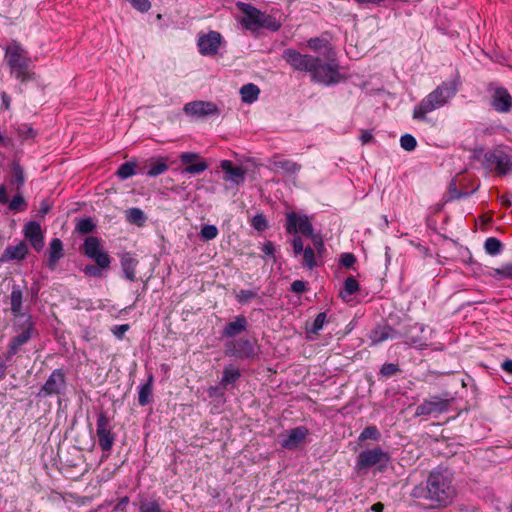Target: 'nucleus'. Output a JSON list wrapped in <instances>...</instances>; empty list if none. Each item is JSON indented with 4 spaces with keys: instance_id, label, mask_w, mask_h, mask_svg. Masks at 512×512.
Wrapping results in <instances>:
<instances>
[{
    "instance_id": "47",
    "label": "nucleus",
    "mask_w": 512,
    "mask_h": 512,
    "mask_svg": "<svg viewBox=\"0 0 512 512\" xmlns=\"http://www.w3.org/2000/svg\"><path fill=\"white\" fill-rule=\"evenodd\" d=\"M400 144L404 150L413 151L416 148L417 142L412 135L405 134L401 137Z\"/></svg>"
},
{
    "instance_id": "51",
    "label": "nucleus",
    "mask_w": 512,
    "mask_h": 512,
    "mask_svg": "<svg viewBox=\"0 0 512 512\" xmlns=\"http://www.w3.org/2000/svg\"><path fill=\"white\" fill-rule=\"evenodd\" d=\"M326 318H327L326 313H324V312L319 313L313 322L311 332L317 333L320 329H322L323 325L326 321Z\"/></svg>"
},
{
    "instance_id": "10",
    "label": "nucleus",
    "mask_w": 512,
    "mask_h": 512,
    "mask_svg": "<svg viewBox=\"0 0 512 512\" xmlns=\"http://www.w3.org/2000/svg\"><path fill=\"white\" fill-rule=\"evenodd\" d=\"M450 400L441 398L439 396H432L425 399L420 405L416 407L415 416H430L442 414L449 410Z\"/></svg>"
},
{
    "instance_id": "8",
    "label": "nucleus",
    "mask_w": 512,
    "mask_h": 512,
    "mask_svg": "<svg viewBox=\"0 0 512 512\" xmlns=\"http://www.w3.org/2000/svg\"><path fill=\"white\" fill-rule=\"evenodd\" d=\"M83 253L102 268H110L111 258L101 246L99 238L89 236L83 244Z\"/></svg>"
},
{
    "instance_id": "35",
    "label": "nucleus",
    "mask_w": 512,
    "mask_h": 512,
    "mask_svg": "<svg viewBox=\"0 0 512 512\" xmlns=\"http://www.w3.org/2000/svg\"><path fill=\"white\" fill-rule=\"evenodd\" d=\"M152 396V376L149 377L147 383L143 384L140 387L138 394V403L141 406H145L150 402V397Z\"/></svg>"
},
{
    "instance_id": "58",
    "label": "nucleus",
    "mask_w": 512,
    "mask_h": 512,
    "mask_svg": "<svg viewBox=\"0 0 512 512\" xmlns=\"http://www.w3.org/2000/svg\"><path fill=\"white\" fill-rule=\"evenodd\" d=\"M128 329L129 326L127 324L118 325L114 328L113 333L116 337L121 338Z\"/></svg>"
},
{
    "instance_id": "56",
    "label": "nucleus",
    "mask_w": 512,
    "mask_h": 512,
    "mask_svg": "<svg viewBox=\"0 0 512 512\" xmlns=\"http://www.w3.org/2000/svg\"><path fill=\"white\" fill-rule=\"evenodd\" d=\"M291 290L295 293H302L306 290V283L301 280H295L291 284Z\"/></svg>"
},
{
    "instance_id": "2",
    "label": "nucleus",
    "mask_w": 512,
    "mask_h": 512,
    "mask_svg": "<svg viewBox=\"0 0 512 512\" xmlns=\"http://www.w3.org/2000/svg\"><path fill=\"white\" fill-rule=\"evenodd\" d=\"M4 59L11 75L22 83L34 80L35 72L31 70V58L28 51L17 41H12L5 49Z\"/></svg>"
},
{
    "instance_id": "30",
    "label": "nucleus",
    "mask_w": 512,
    "mask_h": 512,
    "mask_svg": "<svg viewBox=\"0 0 512 512\" xmlns=\"http://www.w3.org/2000/svg\"><path fill=\"white\" fill-rule=\"evenodd\" d=\"M11 311L14 316H18L22 309V291L19 286L14 285L10 295Z\"/></svg>"
},
{
    "instance_id": "12",
    "label": "nucleus",
    "mask_w": 512,
    "mask_h": 512,
    "mask_svg": "<svg viewBox=\"0 0 512 512\" xmlns=\"http://www.w3.org/2000/svg\"><path fill=\"white\" fill-rule=\"evenodd\" d=\"M286 230L290 234L299 232L303 236H309L313 233V227L308 217L298 215L295 212H291L287 215Z\"/></svg>"
},
{
    "instance_id": "42",
    "label": "nucleus",
    "mask_w": 512,
    "mask_h": 512,
    "mask_svg": "<svg viewBox=\"0 0 512 512\" xmlns=\"http://www.w3.org/2000/svg\"><path fill=\"white\" fill-rule=\"evenodd\" d=\"M27 208V203L21 194L15 195L9 202V209L14 212L23 211Z\"/></svg>"
},
{
    "instance_id": "5",
    "label": "nucleus",
    "mask_w": 512,
    "mask_h": 512,
    "mask_svg": "<svg viewBox=\"0 0 512 512\" xmlns=\"http://www.w3.org/2000/svg\"><path fill=\"white\" fill-rule=\"evenodd\" d=\"M389 461V453L383 451L380 447L367 449L358 455L356 469L357 471H361L379 465V470L382 471L386 468Z\"/></svg>"
},
{
    "instance_id": "32",
    "label": "nucleus",
    "mask_w": 512,
    "mask_h": 512,
    "mask_svg": "<svg viewBox=\"0 0 512 512\" xmlns=\"http://www.w3.org/2000/svg\"><path fill=\"white\" fill-rule=\"evenodd\" d=\"M126 219L129 223L143 226L146 222V216L144 212L139 208H130L126 211Z\"/></svg>"
},
{
    "instance_id": "60",
    "label": "nucleus",
    "mask_w": 512,
    "mask_h": 512,
    "mask_svg": "<svg viewBox=\"0 0 512 512\" xmlns=\"http://www.w3.org/2000/svg\"><path fill=\"white\" fill-rule=\"evenodd\" d=\"M262 251L268 256H273L275 251L273 243L270 241L266 242L263 245Z\"/></svg>"
},
{
    "instance_id": "39",
    "label": "nucleus",
    "mask_w": 512,
    "mask_h": 512,
    "mask_svg": "<svg viewBox=\"0 0 512 512\" xmlns=\"http://www.w3.org/2000/svg\"><path fill=\"white\" fill-rule=\"evenodd\" d=\"M485 251L490 255H497L502 250V243L495 237H489L486 239L485 244Z\"/></svg>"
},
{
    "instance_id": "28",
    "label": "nucleus",
    "mask_w": 512,
    "mask_h": 512,
    "mask_svg": "<svg viewBox=\"0 0 512 512\" xmlns=\"http://www.w3.org/2000/svg\"><path fill=\"white\" fill-rule=\"evenodd\" d=\"M138 265V261L133 258L130 254H125L121 258V266L125 277L130 280H136V267Z\"/></svg>"
},
{
    "instance_id": "38",
    "label": "nucleus",
    "mask_w": 512,
    "mask_h": 512,
    "mask_svg": "<svg viewBox=\"0 0 512 512\" xmlns=\"http://www.w3.org/2000/svg\"><path fill=\"white\" fill-rule=\"evenodd\" d=\"M381 438V433L376 426H367L363 429L361 434L359 435V441L373 440L379 441Z\"/></svg>"
},
{
    "instance_id": "61",
    "label": "nucleus",
    "mask_w": 512,
    "mask_h": 512,
    "mask_svg": "<svg viewBox=\"0 0 512 512\" xmlns=\"http://www.w3.org/2000/svg\"><path fill=\"white\" fill-rule=\"evenodd\" d=\"M0 203H2V204L8 203L7 190H6L5 186H3V185L0 186Z\"/></svg>"
},
{
    "instance_id": "21",
    "label": "nucleus",
    "mask_w": 512,
    "mask_h": 512,
    "mask_svg": "<svg viewBox=\"0 0 512 512\" xmlns=\"http://www.w3.org/2000/svg\"><path fill=\"white\" fill-rule=\"evenodd\" d=\"M308 435V429L304 426H298L291 429L286 438L281 442V446L288 450L296 449Z\"/></svg>"
},
{
    "instance_id": "46",
    "label": "nucleus",
    "mask_w": 512,
    "mask_h": 512,
    "mask_svg": "<svg viewBox=\"0 0 512 512\" xmlns=\"http://www.w3.org/2000/svg\"><path fill=\"white\" fill-rule=\"evenodd\" d=\"M108 268H102L98 264L96 265H87L83 269V272L85 275L94 277V278H100L103 276V271L107 270Z\"/></svg>"
},
{
    "instance_id": "19",
    "label": "nucleus",
    "mask_w": 512,
    "mask_h": 512,
    "mask_svg": "<svg viewBox=\"0 0 512 512\" xmlns=\"http://www.w3.org/2000/svg\"><path fill=\"white\" fill-rule=\"evenodd\" d=\"M492 107L501 113H508L512 109V97L503 87L494 89L491 96Z\"/></svg>"
},
{
    "instance_id": "11",
    "label": "nucleus",
    "mask_w": 512,
    "mask_h": 512,
    "mask_svg": "<svg viewBox=\"0 0 512 512\" xmlns=\"http://www.w3.org/2000/svg\"><path fill=\"white\" fill-rule=\"evenodd\" d=\"M223 43V37L217 31L200 34L197 41L199 52L203 56H215Z\"/></svg>"
},
{
    "instance_id": "36",
    "label": "nucleus",
    "mask_w": 512,
    "mask_h": 512,
    "mask_svg": "<svg viewBox=\"0 0 512 512\" xmlns=\"http://www.w3.org/2000/svg\"><path fill=\"white\" fill-rule=\"evenodd\" d=\"M358 290H359V283L357 282V280L354 277L350 276V277L346 278V280L344 282V288L340 292V296L344 300H346L348 297L355 294Z\"/></svg>"
},
{
    "instance_id": "57",
    "label": "nucleus",
    "mask_w": 512,
    "mask_h": 512,
    "mask_svg": "<svg viewBox=\"0 0 512 512\" xmlns=\"http://www.w3.org/2000/svg\"><path fill=\"white\" fill-rule=\"evenodd\" d=\"M19 133L23 138L34 137L36 135L35 131L26 125L19 128Z\"/></svg>"
},
{
    "instance_id": "50",
    "label": "nucleus",
    "mask_w": 512,
    "mask_h": 512,
    "mask_svg": "<svg viewBox=\"0 0 512 512\" xmlns=\"http://www.w3.org/2000/svg\"><path fill=\"white\" fill-rule=\"evenodd\" d=\"M400 371L399 366L393 363L384 364L380 370L381 375L391 377Z\"/></svg>"
},
{
    "instance_id": "34",
    "label": "nucleus",
    "mask_w": 512,
    "mask_h": 512,
    "mask_svg": "<svg viewBox=\"0 0 512 512\" xmlns=\"http://www.w3.org/2000/svg\"><path fill=\"white\" fill-rule=\"evenodd\" d=\"M273 164L276 168H280L289 174H296L301 169V165L288 159L275 158Z\"/></svg>"
},
{
    "instance_id": "7",
    "label": "nucleus",
    "mask_w": 512,
    "mask_h": 512,
    "mask_svg": "<svg viewBox=\"0 0 512 512\" xmlns=\"http://www.w3.org/2000/svg\"><path fill=\"white\" fill-rule=\"evenodd\" d=\"M484 162L486 167L491 171H495L498 176L508 174L512 168V157L502 149L486 152Z\"/></svg>"
},
{
    "instance_id": "14",
    "label": "nucleus",
    "mask_w": 512,
    "mask_h": 512,
    "mask_svg": "<svg viewBox=\"0 0 512 512\" xmlns=\"http://www.w3.org/2000/svg\"><path fill=\"white\" fill-rule=\"evenodd\" d=\"M225 354L236 358H249L254 356L255 351L248 339H238L226 343Z\"/></svg>"
},
{
    "instance_id": "17",
    "label": "nucleus",
    "mask_w": 512,
    "mask_h": 512,
    "mask_svg": "<svg viewBox=\"0 0 512 512\" xmlns=\"http://www.w3.org/2000/svg\"><path fill=\"white\" fill-rule=\"evenodd\" d=\"M65 385L66 381L63 371L56 369L51 373L40 393H43L45 396L58 395L65 388Z\"/></svg>"
},
{
    "instance_id": "3",
    "label": "nucleus",
    "mask_w": 512,
    "mask_h": 512,
    "mask_svg": "<svg viewBox=\"0 0 512 512\" xmlns=\"http://www.w3.org/2000/svg\"><path fill=\"white\" fill-rule=\"evenodd\" d=\"M455 92L456 85L453 82L442 83L424 97L414 108L413 118L416 120H425L428 113L443 107L448 100L454 96Z\"/></svg>"
},
{
    "instance_id": "6",
    "label": "nucleus",
    "mask_w": 512,
    "mask_h": 512,
    "mask_svg": "<svg viewBox=\"0 0 512 512\" xmlns=\"http://www.w3.org/2000/svg\"><path fill=\"white\" fill-rule=\"evenodd\" d=\"M283 59L295 70L309 72L312 74L319 65V58L308 54H301L295 49H286L282 55Z\"/></svg>"
},
{
    "instance_id": "33",
    "label": "nucleus",
    "mask_w": 512,
    "mask_h": 512,
    "mask_svg": "<svg viewBox=\"0 0 512 512\" xmlns=\"http://www.w3.org/2000/svg\"><path fill=\"white\" fill-rule=\"evenodd\" d=\"M168 170V164L165 158H159L156 160H151L149 165V169L147 170V175L151 177L158 176L163 174Z\"/></svg>"
},
{
    "instance_id": "25",
    "label": "nucleus",
    "mask_w": 512,
    "mask_h": 512,
    "mask_svg": "<svg viewBox=\"0 0 512 512\" xmlns=\"http://www.w3.org/2000/svg\"><path fill=\"white\" fill-rule=\"evenodd\" d=\"M32 330V323L28 322L25 329L11 340L8 349L10 355H15L19 348L30 340Z\"/></svg>"
},
{
    "instance_id": "26",
    "label": "nucleus",
    "mask_w": 512,
    "mask_h": 512,
    "mask_svg": "<svg viewBox=\"0 0 512 512\" xmlns=\"http://www.w3.org/2000/svg\"><path fill=\"white\" fill-rule=\"evenodd\" d=\"M307 45L310 49H312L315 52H320L321 50H324L326 52L325 55L329 60H332L333 57L335 56V53H334L329 41L324 38H319V37L310 38L307 41Z\"/></svg>"
},
{
    "instance_id": "54",
    "label": "nucleus",
    "mask_w": 512,
    "mask_h": 512,
    "mask_svg": "<svg viewBox=\"0 0 512 512\" xmlns=\"http://www.w3.org/2000/svg\"><path fill=\"white\" fill-rule=\"evenodd\" d=\"M293 251L295 255H299L304 250V244L300 236H295L292 241Z\"/></svg>"
},
{
    "instance_id": "15",
    "label": "nucleus",
    "mask_w": 512,
    "mask_h": 512,
    "mask_svg": "<svg viewBox=\"0 0 512 512\" xmlns=\"http://www.w3.org/2000/svg\"><path fill=\"white\" fill-rule=\"evenodd\" d=\"M184 112L196 117H206L219 114L217 105L210 101H192L184 105Z\"/></svg>"
},
{
    "instance_id": "1",
    "label": "nucleus",
    "mask_w": 512,
    "mask_h": 512,
    "mask_svg": "<svg viewBox=\"0 0 512 512\" xmlns=\"http://www.w3.org/2000/svg\"><path fill=\"white\" fill-rule=\"evenodd\" d=\"M411 496L427 501L431 508L447 507L457 496L453 473L441 467L433 469L429 472L425 485H416Z\"/></svg>"
},
{
    "instance_id": "44",
    "label": "nucleus",
    "mask_w": 512,
    "mask_h": 512,
    "mask_svg": "<svg viewBox=\"0 0 512 512\" xmlns=\"http://www.w3.org/2000/svg\"><path fill=\"white\" fill-rule=\"evenodd\" d=\"M76 228L80 233L88 234L94 230L95 224L90 218H85L77 223Z\"/></svg>"
},
{
    "instance_id": "37",
    "label": "nucleus",
    "mask_w": 512,
    "mask_h": 512,
    "mask_svg": "<svg viewBox=\"0 0 512 512\" xmlns=\"http://www.w3.org/2000/svg\"><path fill=\"white\" fill-rule=\"evenodd\" d=\"M24 173L20 165L14 164L12 167V177L10 180V184L16 188V190H20L24 185Z\"/></svg>"
},
{
    "instance_id": "4",
    "label": "nucleus",
    "mask_w": 512,
    "mask_h": 512,
    "mask_svg": "<svg viewBox=\"0 0 512 512\" xmlns=\"http://www.w3.org/2000/svg\"><path fill=\"white\" fill-rule=\"evenodd\" d=\"M237 7L243 14L241 24L247 30L254 31L259 28H267L277 31L280 28V24L275 19L250 4L239 2Z\"/></svg>"
},
{
    "instance_id": "16",
    "label": "nucleus",
    "mask_w": 512,
    "mask_h": 512,
    "mask_svg": "<svg viewBox=\"0 0 512 512\" xmlns=\"http://www.w3.org/2000/svg\"><path fill=\"white\" fill-rule=\"evenodd\" d=\"M182 164L185 165L183 172L188 174H200L208 168V163L201 160L197 153L184 152L180 156Z\"/></svg>"
},
{
    "instance_id": "40",
    "label": "nucleus",
    "mask_w": 512,
    "mask_h": 512,
    "mask_svg": "<svg viewBox=\"0 0 512 512\" xmlns=\"http://www.w3.org/2000/svg\"><path fill=\"white\" fill-rule=\"evenodd\" d=\"M136 164L134 162H125L118 168L116 174L121 179H127L135 174Z\"/></svg>"
},
{
    "instance_id": "20",
    "label": "nucleus",
    "mask_w": 512,
    "mask_h": 512,
    "mask_svg": "<svg viewBox=\"0 0 512 512\" xmlns=\"http://www.w3.org/2000/svg\"><path fill=\"white\" fill-rule=\"evenodd\" d=\"M220 167L226 174L224 177L226 181H231L236 185L244 182L246 170L243 167L234 166L230 160H222Z\"/></svg>"
},
{
    "instance_id": "29",
    "label": "nucleus",
    "mask_w": 512,
    "mask_h": 512,
    "mask_svg": "<svg viewBox=\"0 0 512 512\" xmlns=\"http://www.w3.org/2000/svg\"><path fill=\"white\" fill-rule=\"evenodd\" d=\"M260 89L252 83L243 85L240 89L241 99L245 103H253L257 100Z\"/></svg>"
},
{
    "instance_id": "59",
    "label": "nucleus",
    "mask_w": 512,
    "mask_h": 512,
    "mask_svg": "<svg viewBox=\"0 0 512 512\" xmlns=\"http://www.w3.org/2000/svg\"><path fill=\"white\" fill-rule=\"evenodd\" d=\"M362 144L370 143L373 140V135L367 130H362L360 135Z\"/></svg>"
},
{
    "instance_id": "55",
    "label": "nucleus",
    "mask_w": 512,
    "mask_h": 512,
    "mask_svg": "<svg viewBox=\"0 0 512 512\" xmlns=\"http://www.w3.org/2000/svg\"><path fill=\"white\" fill-rule=\"evenodd\" d=\"M308 237H311L315 250L320 254L324 250V243L322 238L319 235H314L313 233Z\"/></svg>"
},
{
    "instance_id": "62",
    "label": "nucleus",
    "mask_w": 512,
    "mask_h": 512,
    "mask_svg": "<svg viewBox=\"0 0 512 512\" xmlns=\"http://www.w3.org/2000/svg\"><path fill=\"white\" fill-rule=\"evenodd\" d=\"M501 367L507 373L512 374V360H510V359L505 360L502 363Z\"/></svg>"
},
{
    "instance_id": "41",
    "label": "nucleus",
    "mask_w": 512,
    "mask_h": 512,
    "mask_svg": "<svg viewBox=\"0 0 512 512\" xmlns=\"http://www.w3.org/2000/svg\"><path fill=\"white\" fill-rule=\"evenodd\" d=\"M303 261H302V264L309 268V269H313L314 267L317 266V262H316V257H315V252H314V249L311 248V247H306L303 251Z\"/></svg>"
},
{
    "instance_id": "27",
    "label": "nucleus",
    "mask_w": 512,
    "mask_h": 512,
    "mask_svg": "<svg viewBox=\"0 0 512 512\" xmlns=\"http://www.w3.org/2000/svg\"><path fill=\"white\" fill-rule=\"evenodd\" d=\"M394 336L395 331L389 326H378L375 329H373L369 334V338L372 344H379L388 339L394 338Z\"/></svg>"
},
{
    "instance_id": "45",
    "label": "nucleus",
    "mask_w": 512,
    "mask_h": 512,
    "mask_svg": "<svg viewBox=\"0 0 512 512\" xmlns=\"http://www.w3.org/2000/svg\"><path fill=\"white\" fill-rule=\"evenodd\" d=\"M140 512H165L156 501H143L140 503Z\"/></svg>"
},
{
    "instance_id": "63",
    "label": "nucleus",
    "mask_w": 512,
    "mask_h": 512,
    "mask_svg": "<svg viewBox=\"0 0 512 512\" xmlns=\"http://www.w3.org/2000/svg\"><path fill=\"white\" fill-rule=\"evenodd\" d=\"M1 98H2V106L6 110H8L10 108V97L5 92H3L1 95Z\"/></svg>"
},
{
    "instance_id": "43",
    "label": "nucleus",
    "mask_w": 512,
    "mask_h": 512,
    "mask_svg": "<svg viewBox=\"0 0 512 512\" xmlns=\"http://www.w3.org/2000/svg\"><path fill=\"white\" fill-rule=\"evenodd\" d=\"M200 235L204 240H212L217 237L218 229L214 225H204L201 228Z\"/></svg>"
},
{
    "instance_id": "48",
    "label": "nucleus",
    "mask_w": 512,
    "mask_h": 512,
    "mask_svg": "<svg viewBox=\"0 0 512 512\" xmlns=\"http://www.w3.org/2000/svg\"><path fill=\"white\" fill-rule=\"evenodd\" d=\"M256 297L257 292L252 290L242 289L236 294V299L238 300V302L243 304L249 302L251 299H254Z\"/></svg>"
},
{
    "instance_id": "13",
    "label": "nucleus",
    "mask_w": 512,
    "mask_h": 512,
    "mask_svg": "<svg viewBox=\"0 0 512 512\" xmlns=\"http://www.w3.org/2000/svg\"><path fill=\"white\" fill-rule=\"evenodd\" d=\"M312 79L324 84H333L340 81V74L336 65L332 63L322 64L319 59V65L311 74Z\"/></svg>"
},
{
    "instance_id": "23",
    "label": "nucleus",
    "mask_w": 512,
    "mask_h": 512,
    "mask_svg": "<svg viewBox=\"0 0 512 512\" xmlns=\"http://www.w3.org/2000/svg\"><path fill=\"white\" fill-rule=\"evenodd\" d=\"M248 326V321L245 316L238 315L234 318L233 321L227 323V325L223 329V336L225 337H235L245 331Z\"/></svg>"
},
{
    "instance_id": "9",
    "label": "nucleus",
    "mask_w": 512,
    "mask_h": 512,
    "mask_svg": "<svg viewBox=\"0 0 512 512\" xmlns=\"http://www.w3.org/2000/svg\"><path fill=\"white\" fill-rule=\"evenodd\" d=\"M96 435L98 444L103 451H110L115 442V434L112 432L110 419L104 411H100L97 415Z\"/></svg>"
},
{
    "instance_id": "64",
    "label": "nucleus",
    "mask_w": 512,
    "mask_h": 512,
    "mask_svg": "<svg viewBox=\"0 0 512 512\" xmlns=\"http://www.w3.org/2000/svg\"><path fill=\"white\" fill-rule=\"evenodd\" d=\"M501 204L502 206L509 208L511 206V197L507 194L501 196Z\"/></svg>"
},
{
    "instance_id": "24",
    "label": "nucleus",
    "mask_w": 512,
    "mask_h": 512,
    "mask_svg": "<svg viewBox=\"0 0 512 512\" xmlns=\"http://www.w3.org/2000/svg\"><path fill=\"white\" fill-rule=\"evenodd\" d=\"M64 256L63 244L59 238H54L50 242L48 249V261L47 266L49 269L54 270L57 266L58 261Z\"/></svg>"
},
{
    "instance_id": "52",
    "label": "nucleus",
    "mask_w": 512,
    "mask_h": 512,
    "mask_svg": "<svg viewBox=\"0 0 512 512\" xmlns=\"http://www.w3.org/2000/svg\"><path fill=\"white\" fill-rule=\"evenodd\" d=\"M340 262L345 268H351L356 262V257L352 253H344L341 255Z\"/></svg>"
},
{
    "instance_id": "22",
    "label": "nucleus",
    "mask_w": 512,
    "mask_h": 512,
    "mask_svg": "<svg viewBox=\"0 0 512 512\" xmlns=\"http://www.w3.org/2000/svg\"><path fill=\"white\" fill-rule=\"evenodd\" d=\"M28 254V246L24 241H21L15 246H7L4 250L0 260L3 262L12 260H23Z\"/></svg>"
},
{
    "instance_id": "49",
    "label": "nucleus",
    "mask_w": 512,
    "mask_h": 512,
    "mask_svg": "<svg viewBox=\"0 0 512 512\" xmlns=\"http://www.w3.org/2000/svg\"><path fill=\"white\" fill-rule=\"evenodd\" d=\"M252 226L257 231L265 230L268 227V223H267V220H266L265 216L262 215V214H258L256 216H254L253 219H252Z\"/></svg>"
},
{
    "instance_id": "31",
    "label": "nucleus",
    "mask_w": 512,
    "mask_h": 512,
    "mask_svg": "<svg viewBox=\"0 0 512 512\" xmlns=\"http://www.w3.org/2000/svg\"><path fill=\"white\" fill-rule=\"evenodd\" d=\"M241 376L240 370L233 365H228L224 368L221 385L226 387L229 384L235 383Z\"/></svg>"
},
{
    "instance_id": "18",
    "label": "nucleus",
    "mask_w": 512,
    "mask_h": 512,
    "mask_svg": "<svg viewBox=\"0 0 512 512\" xmlns=\"http://www.w3.org/2000/svg\"><path fill=\"white\" fill-rule=\"evenodd\" d=\"M24 236L37 252H40L43 249L44 235L38 222H28L24 227Z\"/></svg>"
},
{
    "instance_id": "53",
    "label": "nucleus",
    "mask_w": 512,
    "mask_h": 512,
    "mask_svg": "<svg viewBox=\"0 0 512 512\" xmlns=\"http://www.w3.org/2000/svg\"><path fill=\"white\" fill-rule=\"evenodd\" d=\"M130 3L141 12H146L150 9L151 4L148 0H129Z\"/></svg>"
}]
</instances>
